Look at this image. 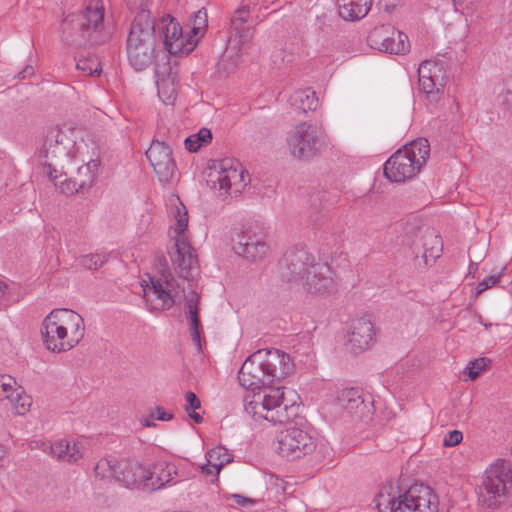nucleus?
I'll return each instance as SVG.
<instances>
[{
	"label": "nucleus",
	"mask_w": 512,
	"mask_h": 512,
	"mask_svg": "<svg viewBox=\"0 0 512 512\" xmlns=\"http://www.w3.org/2000/svg\"><path fill=\"white\" fill-rule=\"evenodd\" d=\"M177 475V468L173 463L159 461L149 468H145V479L143 488L149 491H156L171 483Z\"/></svg>",
	"instance_id": "22"
},
{
	"label": "nucleus",
	"mask_w": 512,
	"mask_h": 512,
	"mask_svg": "<svg viewBox=\"0 0 512 512\" xmlns=\"http://www.w3.org/2000/svg\"><path fill=\"white\" fill-rule=\"evenodd\" d=\"M323 145V132L307 122L297 125L287 138V146L291 155L301 160L315 157Z\"/></svg>",
	"instance_id": "9"
},
{
	"label": "nucleus",
	"mask_w": 512,
	"mask_h": 512,
	"mask_svg": "<svg viewBox=\"0 0 512 512\" xmlns=\"http://www.w3.org/2000/svg\"><path fill=\"white\" fill-rule=\"evenodd\" d=\"M273 64L280 68L291 63L294 60V55L287 52L284 48L275 49L271 55Z\"/></svg>",
	"instance_id": "40"
},
{
	"label": "nucleus",
	"mask_w": 512,
	"mask_h": 512,
	"mask_svg": "<svg viewBox=\"0 0 512 512\" xmlns=\"http://www.w3.org/2000/svg\"><path fill=\"white\" fill-rule=\"evenodd\" d=\"M233 249L239 256L256 261L266 257L269 246L266 242H234Z\"/></svg>",
	"instance_id": "30"
},
{
	"label": "nucleus",
	"mask_w": 512,
	"mask_h": 512,
	"mask_svg": "<svg viewBox=\"0 0 512 512\" xmlns=\"http://www.w3.org/2000/svg\"><path fill=\"white\" fill-rule=\"evenodd\" d=\"M173 215L176 220L174 229L176 236L175 243L169 251V255L178 275L181 278L190 280L198 271V261L194 249L185 236V231L188 226V212L186 207L180 203L175 207Z\"/></svg>",
	"instance_id": "7"
},
{
	"label": "nucleus",
	"mask_w": 512,
	"mask_h": 512,
	"mask_svg": "<svg viewBox=\"0 0 512 512\" xmlns=\"http://www.w3.org/2000/svg\"><path fill=\"white\" fill-rule=\"evenodd\" d=\"M490 363L491 360L488 358H477L468 363L464 373L467 374L471 380H475L490 365Z\"/></svg>",
	"instance_id": "37"
},
{
	"label": "nucleus",
	"mask_w": 512,
	"mask_h": 512,
	"mask_svg": "<svg viewBox=\"0 0 512 512\" xmlns=\"http://www.w3.org/2000/svg\"><path fill=\"white\" fill-rule=\"evenodd\" d=\"M392 31V26L390 25H381L378 27H375L373 30L370 31L367 42L369 46L373 49L379 50L381 52H384V44L387 42V37Z\"/></svg>",
	"instance_id": "33"
},
{
	"label": "nucleus",
	"mask_w": 512,
	"mask_h": 512,
	"mask_svg": "<svg viewBox=\"0 0 512 512\" xmlns=\"http://www.w3.org/2000/svg\"><path fill=\"white\" fill-rule=\"evenodd\" d=\"M221 469H219L218 467L215 466V464L213 463H209L202 466L201 467V472L209 477V476H212L213 478L211 479L212 482L216 481L218 479V475H219V472H220Z\"/></svg>",
	"instance_id": "49"
},
{
	"label": "nucleus",
	"mask_w": 512,
	"mask_h": 512,
	"mask_svg": "<svg viewBox=\"0 0 512 512\" xmlns=\"http://www.w3.org/2000/svg\"><path fill=\"white\" fill-rule=\"evenodd\" d=\"M69 144L70 140L67 138L65 133L58 128L51 129L48 132L44 143L46 157L49 155L54 158L67 156L70 150Z\"/></svg>",
	"instance_id": "26"
},
{
	"label": "nucleus",
	"mask_w": 512,
	"mask_h": 512,
	"mask_svg": "<svg viewBox=\"0 0 512 512\" xmlns=\"http://www.w3.org/2000/svg\"><path fill=\"white\" fill-rule=\"evenodd\" d=\"M51 454L60 461L74 463L82 457L76 443H70L66 439L54 442L50 447Z\"/></svg>",
	"instance_id": "29"
},
{
	"label": "nucleus",
	"mask_w": 512,
	"mask_h": 512,
	"mask_svg": "<svg viewBox=\"0 0 512 512\" xmlns=\"http://www.w3.org/2000/svg\"><path fill=\"white\" fill-rule=\"evenodd\" d=\"M212 141V132L208 128H202L197 133L188 136L185 141V147L190 152H197L201 147L208 145Z\"/></svg>",
	"instance_id": "32"
},
{
	"label": "nucleus",
	"mask_w": 512,
	"mask_h": 512,
	"mask_svg": "<svg viewBox=\"0 0 512 512\" xmlns=\"http://www.w3.org/2000/svg\"><path fill=\"white\" fill-rule=\"evenodd\" d=\"M392 492H393V483L392 482L385 483L380 486L379 491L375 498H382L384 496L392 497V496H394L392 494Z\"/></svg>",
	"instance_id": "51"
},
{
	"label": "nucleus",
	"mask_w": 512,
	"mask_h": 512,
	"mask_svg": "<svg viewBox=\"0 0 512 512\" xmlns=\"http://www.w3.org/2000/svg\"><path fill=\"white\" fill-rule=\"evenodd\" d=\"M465 0H453L454 5H461Z\"/></svg>",
	"instance_id": "59"
},
{
	"label": "nucleus",
	"mask_w": 512,
	"mask_h": 512,
	"mask_svg": "<svg viewBox=\"0 0 512 512\" xmlns=\"http://www.w3.org/2000/svg\"><path fill=\"white\" fill-rule=\"evenodd\" d=\"M233 499L234 501L238 504V505H241V506H245L246 504H251L253 503V500L249 499V498H246L242 495H239V494H234L233 495Z\"/></svg>",
	"instance_id": "54"
},
{
	"label": "nucleus",
	"mask_w": 512,
	"mask_h": 512,
	"mask_svg": "<svg viewBox=\"0 0 512 512\" xmlns=\"http://www.w3.org/2000/svg\"><path fill=\"white\" fill-rule=\"evenodd\" d=\"M384 52L390 54H406L410 50V42L408 36L392 27V31L387 37V42L384 44Z\"/></svg>",
	"instance_id": "31"
},
{
	"label": "nucleus",
	"mask_w": 512,
	"mask_h": 512,
	"mask_svg": "<svg viewBox=\"0 0 512 512\" xmlns=\"http://www.w3.org/2000/svg\"><path fill=\"white\" fill-rule=\"evenodd\" d=\"M98 0L89 3L81 12L68 15L62 23V40L65 44L86 48L102 45L110 38L104 27V7Z\"/></svg>",
	"instance_id": "3"
},
{
	"label": "nucleus",
	"mask_w": 512,
	"mask_h": 512,
	"mask_svg": "<svg viewBox=\"0 0 512 512\" xmlns=\"http://www.w3.org/2000/svg\"><path fill=\"white\" fill-rule=\"evenodd\" d=\"M16 385V381L11 376H0V387L2 392L5 394V398L11 399L13 388Z\"/></svg>",
	"instance_id": "42"
},
{
	"label": "nucleus",
	"mask_w": 512,
	"mask_h": 512,
	"mask_svg": "<svg viewBox=\"0 0 512 512\" xmlns=\"http://www.w3.org/2000/svg\"><path fill=\"white\" fill-rule=\"evenodd\" d=\"M155 78L158 94L165 95V103H171L176 98L177 72L172 70L170 64H157L155 67Z\"/></svg>",
	"instance_id": "24"
},
{
	"label": "nucleus",
	"mask_w": 512,
	"mask_h": 512,
	"mask_svg": "<svg viewBox=\"0 0 512 512\" xmlns=\"http://www.w3.org/2000/svg\"><path fill=\"white\" fill-rule=\"evenodd\" d=\"M312 294L331 293L336 289L332 268L323 262H314L301 284Z\"/></svg>",
	"instance_id": "17"
},
{
	"label": "nucleus",
	"mask_w": 512,
	"mask_h": 512,
	"mask_svg": "<svg viewBox=\"0 0 512 512\" xmlns=\"http://www.w3.org/2000/svg\"><path fill=\"white\" fill-rule=\"evenodd\" d=\"M390 512H438V498L425 484H414L397 496Z\"/></svg>",
	"instance_id": "11"
},
{
	"label": "nucleus",
	"mask_w": 512,
	"mask_h": 512,
	"mask_svg": "<svg viewBox=\"0 0 512 512\" xmlns=\"http://www.w3.org/2000/svg\"><path fill=\"white\" fill-rule=\"evenodd\" d=\"M290 105L297 113L315 111L318 106V98L315 91L310 88L295 91L289 99Z\"/></svg>",
	"instance_id": "28"
},
{
	"label": "nucleus",
	"mask_w": 512,
	"mask_h": 512,
	"mask_svg": "<svg viewBox=\"0 0 512 512\" xmlns=\"http://www.w3.org/2000/svg\"><path fill=\"white\" fill-rule=\"evenodd\" d=\"M502 102L504 104H506V105L512 104V91L507 90V92L503 96V101Z\"/></svg>",
	"instance_id": "56"
},
{
	"label": "nucleus",
	"mask_w": 512,
	"mask_h": 512,
	"mask_svg": "<svg viewBox=\"0 0 512 512\" xmlns=\"http://www.w3.org/2000/svg\"><path fill=\"white\" fill-rule=\"evenodd\" d=\"M146 156L161 182H168L173 177L176 164L171 148L164 142L153 141Z\"/></svg>",
	"instance_id": "18"
},
{
	"label": "nucleus",
	"mask_w": 512,
	"mask_h": 512,
	"mask_svg": "<svg viewBox=\"0 0 512 512\" xmlns=\"http://www.w3.org/2000/svg\"><path fill=\"white\" fill-rule=\"evenodd\" d=\"M99 165V160H91L82 165L78 168L75 177H65L60 183V191L65 194L84 193L92 187Z\"/></svg>",
	"instance_id": "19"
},
{
	"label": "nucleus",
	"mask_w": 512,
	"mask_h": 512,
	"mask_svg": "<svg viewBox=\"0 0 512 512\" xmlns=\"http://www.w3.org/2000/svg\"><path fill=\"white\" fill-rule=\"evenodd\" d=\"M404 231L402 241L411 251L414 268L422 272L432 266L443 250L441 237L434 229L410 223L406 224Z\"/></svg>",
	"instance_id": "6"
},
{
	"label": "nucleus",
	"mask_w": 512,
	"mask_h": 512,
	"mask_svg": "<svg viewBox=\"0 0 512 512\" xmlns=\"http://www.w3.org/2000/svg\"><path fill=\"white\" fill-rule=\"evenodd\" d=\"M396 496L387 497L384 496L382 498H375L376 508L379 512L390 511V507H394V502H396Z\"/></svg>",
	"instance_id": "45"
},
{
	"label": "nucleus",
	"mask_w": 512,
	"mask_h": 512,
	"mask_svg": "<svg viewBox=\"0 0 512 512\" xmlns=\"http://www.w3.org/2000/svg\"><path fill=\"white\" fill-rule=\"evenodd\" d=\"M322 218L323 216L322 215H319V214H316L315 216H311V221L315 224V225H321L322 223Z\"/></svg>",
	"instance_id": "57"
},
{
	"label": "nucleus",
	"mask_w": 512,
	"mask_h": 512,
	"mask_svg": "<svg viewBox=\"0 0 512 512\" xmlns=\"http://www.w3.org/2000/svg\"><path fill=\"white\" fill-rule=\"evenodd\" d=\"M317 200H320V198L318 196L312 197V201H313L312 204H314V202L317 201Z\"/></svg>",
	"instance_id": "61"
},
{
	"label": "nucleus",
	"mask_w": 512,
	"mask_h": 512,
	"mask_svg": "<svg viewBox=\"0 0 512 512\" xmlns=\"http://www.w3.org/2000/svg\"><path fill=\"white\" fill-rule=\"evenodd\" d=\"M373 0H337L339 16L346 21H357L365 17Z\"/></svg>",
	"instance_id": "25"
},
{
	"label": "nucleus",
	"mask_w": 512,
	"mask_h": 512,
	"mask_svg": "<svg viewBox=\"0 0 512 512\" xmlns=\"http://www.w3.org/2000/svg\"><path fill=\"white\" fill-rule=\"evenodd\" d=\"M139 11L131 23L126 39V54L130 65L136 71H143L153 64L157 54L156 31L162 39L165 49L172 55L189 54L195 42L185 39L182 27L170 15L158 22L151 18L150 11L144 6L148 0H129Z\"/></svg>",
	"instance_id": "2"
},
{
	"label": "nucleus",
	"mask_w": 512,
	"mask_h": 512,
	"mask_svg": "<svg viewBox=\"0 0 512 512\" xmlns=\"http://www.w3.org/2000/svg\"><path fill=\"white\" fill-rule=\"evenodd\" d=\"M207 460L209 463H213L216 467L222 469L232 461V454L226 448L217 446L208 451Z\"/></svg>",
	"instance_id": "36"
},
{
	"label": "nucleus",
	"mask_w": 512,
	"mask_h": 512,
	"mask_svg": "<svg viewBox=\"0 0 512 512\" xmlns=\"http://www.w3.org/2000/svg\"><path fill=\"white\" fill-rule=\"evenodd\" d=\"M314 262V256L304 248H291L280 261L281 276L289 283L300 285Z\"/></svg>",
	"instance_id": "13"
},
{
	"label": "nucleus",
	"mask_w": 512,
	"mask_h": 512,
	"mask_svg": "<svg viewBox=\"0 0 512 512\" xmlns=\"http://www.w3.org/2000/svg\"><path fill=\"white\" fill-rule=\"evenodd\" d=\"M8 292L9 286L6 282L0 280V310L9 306Z\"/></svg>",
	"instance_id": "50"
},
{
	"label": "nucleus",
	"mask_w": 512,
	"mask_h": 512,
	"mask_svg": "<svg viewBox=\"0 0 512 512\" xmlns=\"http://www.w3.org/2000/svg\"><path fill=\"white\" fill-rule=\"evenodd\" d=\"M47 169V173L49 175L50 180L54 183L56 187L60 189V183L63 182L67 175L63 173H58V171L55 168H52L51 164L47 166Z\"/></svg>",
	"instance_id": "48"
},
{
	"label": "nucleus",
	"mask_w": 512,
	"mask_h": 512,
	"mask_svg": "<svg viewBox=\"0 0 512 512\" xmlns=\"http://www.w3.org/2000/svg\"><path fill=\"white\" fill-rule=\"evenodd\" d=\"M374 338L375 331L370 317L363 316L352 321L348 341L355 353L368 349Z\"/></svg>",
	"instance_id": "23"
},
{
	"label": "nucleus",
	"mask_w": 512,
	"mask_h": 512,
	"mask_svg": "<svg viewBox=\"0 0 512 512\" xmlns=\"http://www.w3.org/2000/svg\"><path fill=\"white\" fill-rule=\"evenodd\" d=\"M474 269V270H477V264L476 263H471L470 264V271Z\"/></svg>",
	"instance_id": "60"
},
{
	"label": "nucleus",
	"mask_w": 512,
	"mask_h": 512,
	"mask_svg": "<svg viewBox=\"0 0 512 512\" xmlns=\"http://www.w3.org/2000/svg\"><path fill=\"white\" fill-rule=\"evenodd\" d=\"M142 424L146 427L154 426L155 424L151 421V419L146 418L142 421Z\"/></svg>",
	"instance_id": "58"
},
{
	"label": "nucleus",
	"mask_w": 512,
	"mask_h": 512,
	"mask_svg": "<svg viewBox=\"0 0 512 512\" xmlns=\"http://www.w3.org/2000/svg\"><path fill=\"white\" fill-rule=\"evenodd\" d=\"M429 154L428 140L418 138L390 156L383 167L384 176L392 182H404L422 169Z\"/></svg>",
	"instance_id": "5"
},
{
	"label": "nucleus",
	"mask_w": 512,
	"mask_h": 512,
	"mask_svg": "<svg viewBox=\"0 0 512 512\" xmlns=\"http://www.w3.org/2000/svg\"><path fill=\"white\" fill-rule=\"evenodd\" d=\"M199 295L192 291L189 293L186 306L188 308L187 317L190 320V334L192 341L201 349V338L200 332L202 330V324L199 316Z\"/></svg>",
	"instance_id": "27"
},
{
	"label": "nucleus",
	"mask_w": 512,
	"mask_h": 512,
	"mask_svg": "<svg viewBox=\"0 0 512 512\" xmlns=\"http://www.w3.org/2000/svg\"><path fill=\"white\" fill-rule=\"evenodd\" d=\"M185 398L186 405L184 409L186 412H189L190 410H197L201 407V402L194 392H187Z\"/></svg>",
	"instance_id": "47"
},
{
	"label": "nucleus",
	"mask_w": 512,
	"mask_h": 512,
	"mask_svg": "<svg viewBox=\"0 0 512 512\" xmlns=\"http://www.w3.org/2000/svg\"><path fill=\"white\" fill-rule=\"evenodd\" d=\"M289 354L276 348L259 349L241 366L238 380L252 393L244 396V409L253 418H263L273 424H285L297 417L299 406L288 400L284 387L272 386L293 371Z\"/></svg>",
	"instance_id": "1"
},
{
	"label": "nucleus",
	"mask_w": 512,
	"mask_h": 512,
	"mask_svg": "<svg viewBox=\"0 0 512 512\" xmlns=\"http://www.w3.org/2000/svg\"><path fill=\"white\" fill-rule=\"evenodd\" d=\"M84 335L83 318L68 309H55L44 319L41 336L45 347L52 352L72 349Z\"/></svg>",
	"instance_id": "4"
},
{
	"label": "nucleus",
	"mask_w": 512,
	"mask_h": 512,
	"mask_svg": "<svg viewBox=\"0 0 512 512\" xmlns=\"http://www.w3.org/2000/svg\"><path fill=\"white\" fill-rule=\"evenodd\" d=\"M156 412H157V416H156L157 420L169 421V420L173 419V414L164 411L163 408L160 406L156 407ZM150 417H151V419L155 418L154 414H151Z\"/></svg>",
	"instance_id": "52"
},
{
	"label": "nucleus",
	"mask_w": 512,
	"mask_h": 512,
	"mask_svg": "<svg viewBox=\"0 0 512 512\" xmlns=\"http://www.w3.org/2000/svg\"><path fill=\"white\" fill-rule=\"evenodd\" d=\"M335 403L351 417L361 421H369L373 414V401L358 387L344 388L337 392Z\"/></svg>",
	"instance_id": "14"
},
{
	"label": "nucleus",
	"mask_w": 512,
	"mask_h": 512,
	"mask_svg": "<svg viewBox=\"0 0 512 512\" xmlns=\"http://www.w3.org/2000/svg\"><path fill=\"white\" fill-rule=\"evenodd\" d=\"M107 261V256L100 254H88L81 257L80 263L89 270H97Z\"/></svg>",
	"instance_id": "39"
},
{
	"label": "nucleus",
	"mask_w": 512,
	"mask_h": 512,
	"mask_svg": "<svg viewBox=\"0 0 512 512\" xmlns=\"http://www.w3.org/2000/svg\"><path fill=\"white\" fill-rule=\"evenodd\" d=\"M235 242H265L255 231L251 226L244 227L243 230L237 234V238Z\"/></svg>",
	"instance_id": "41"
},
{
	"label": "nucleus",
	"mask_w": 512,
	"mask_h": 512,
	"mask_svg": "<svg viewBox=\"0 0 512 512\" xmlns=\"http://www.w3.org/2000/svg\"><path fill=\"white\" fill-rule=\"evenodd\" d=\"M499 279H500V275H498V276L492 275V276H489V277L485 278L483 281H481L477 285L476 293H475L476 296L480 295L481 293H483L487 289H489L492 286H494L499 281Z\"/></svg>",
	"instance_id": "46"
},
{
	"label": "nucleus",
	"mask_w": 512,
	"mask_h": 512,
	"mask_svg": "<svg viewBox=\"0 0 512 512\" xmlns=\"http://www.w3.org/2000/svg\"><path fill=\"white\" fill-rule=\"evenodd\" d=\"M34 74V68L33 66L31 65H27L24 69H22L19 73H18V77L20 79H26L27 77L31 76Z\"/></svg>",
	"instance_id": "53"
},
{
	"label": "nucleus",
	"mask_w": 512,
	"mask_h": 512,
	"mask_svg": "<svg viewBox=\"0 0 512 512\" xmlns=\"http://www.w3.org/2000/svg\"><path fill=\"white\" fill-rule=\"evenodd\" d=\"M188 416L197 424H200L203 422V417L199 413L196 412V410H192L187 412Z\"/></svg>",
	"instance_id": "55"
},
{
	"label": "nucleus",
	"mask_w": 512,
	"mask_h": 512,
	"mask_svg": "<svg viewBox=\"0 0 512 512\" xmlns=\"http://www.w3.org/2000/svg\"><path fill=\"white\" fill-rule=\"evenodd\" d=\"M76 67L85 76H99L102 72L101 63L96 57H82Z\"/></svg>",
	"instance_id": "34"
},
{
	"label": "nucleus",
	"mask_w": 512,
	"mask_h": 512,
	"mask_svg": "<svg viewBox=\"0 0 512 512\" xmlns=\"http://www.w3.org/2000/svg\"><path fill=\"white\" fill-rule=\"evenodd\" d=\"M463 439V434L459 430H453L447 433L443 440V445L445 447H453L461 443Z\"/></svg>",
	"instance_id": "44"
},
{
	"label": "nucleus",
	"mask_w": 512,
	"mask_h": 512,
	"mask_svg": "<svg viewBox=\"0 0 512 512\" xmlns=\"http://www.w3.org/2000/svg\"><path fill=\"white\" fill-rule=\"evenodd\" d=\"M511 487L512 469L504 460H497L486 470L478 486V501L487 508H496L506 501Z\"/></svg>",
	"instance_id": "8"
},
{
	"label": "nucleus",
	"mask_w": 512,
	"mask_h": 512,
	"mask_svg": "<svg viewBox=\"0 0 512 512\" xmlns=\"http://www.w3.org/2000/svg\"><path fill=\"white\" fill-rule=\"evenodd\" d=\"M10 400L15 402V408L20 415L25 414L31 405L30 398L28 396H21L20 394H17L16 398H11Z\"/></svg>",
	"instance_id": "43"
},
{
	"label": "nucleus",
	"mask_w": 512,
	"mask_h": 512,
	"mask_svg": "<svg viewBox=\"0 0 512 512\" xmlns=\"http://www.w3.org/2000/svg\"><path fill=\"white\" fill-rule=\"evenodd\" d=\"M244 180L241 164L233 158H224L210 168L206 182L211 189L228 192L232 185L240 184Z\"/></svg>",
	"instance_id": "15"
},
{
	"label": "nucleus",
	"mask_w": 512,
	"mask_h": 512,
	"mask_svg": "<svg viewBox=\"0 0 512 512\" xmlns=\"http://www.w3.org/2000/svg\"><path fill=\"white\" fill-rule=\"evenodd\" d=\"M174 282L170 273H163L162 278H150V284H142L144 300L149 310L164 311L175 304L177 292L174 290Z\"/></svg>",
	"instance_id": "12"
},
{
	"label": "nucleus",
	"mask_w": 512,
	"mask_h": 512,
	"mask_svg": "<svg viewBox=\"0 0 512 512\" xmlns=\"http://www.w3.org/2000/svg\"><path fill=\"white\" fill-rule=\"evenodd\" d=\"M250 4L256 6L258 1L249 0L248 4L241 5L234 11L230 21L232 37L237 39L242 45L251 40L254 34Z\"/></svg>",
	"instance_id": "21"
},
{
	"label": "nucleus",
	"mask_w": 512,
	"mask_h": 512,
	"mask_svg": "<svg viewBox=\"0 0 512 512\" xmlns=\"http://www.w3.org/2000/svg\"><path fill=\"white\" fill-rule=\"evenodd\" d=\"M114 479L126 488H143L145 479V467L139 461L122 459L115 460Z\"/></svg>",
	"instance_id": "20"
},
{
	"label": "nucleus",
	"mask_w": 512,
	"mask_h": 512,
	"mask_svg": "<svg viewBox=\"0 0 512 512\" xmlns=\"http://www.w3.org/2000/svg\"><path fill=\"white\" fill-rule=\"evenodd\" d=\"M316 449L314 438L298 427H290L278 433L275 450L287 460H296L313 453Z\"/></svg>",
	"instance_id": "10"
},
{
	"label": "nucleus",
	"mask_w": 512,
	"mask_h": 512,
	"mask_svg": "<svg viewBox=\"0 0 512 512\" xmlns=\"http://www.w3.org/2000/svg\"><path fill=\"white\" fill-rule=\"evenodd\" d=\"M207 24H208L207 12H206L205 8H202V9L198 10L197 12H195L192 17L191 32L193 33V36H184L183 35V37L185 39L191 38L196 44L197 40L195 39V37H197L198 35L202 34L205 31Z\"/></svg>",
	"instance_id": "35"
},
{
	"label": "nucleus",
	"mask_w": 512,
	"mask_h": 512,
	"mask_svg": "<svg viewBox=\"0 0 512 512\" xmlns=\"http://www.w3.org/2000/svg\"><path fill=\"white\" fill-rule=\"evenodd\" d=\"M114 463L115 459L99 460L94 468L96 477L101 479L114 478V472L112 471L114 468Z\"/></svg>",
	"instance_id": "38"
},
{
	"label": "nucleus",
	"mask_w": 512,
	"mask_h": 512,
	"mask_svg": "<svg viewBox=\"0 0 512 512\" xmlns=\"http://www.w3.org/2000/svg\"><path fill=\"white\" fill-rule=\"evenodd\" d=\"M420 90L426 94L430 105H435L441 99L440 89L446 83L443 65L436 61L425 60L418 68Z\"/></svg>",
	"instance_id": "16"
}]
</instances>
